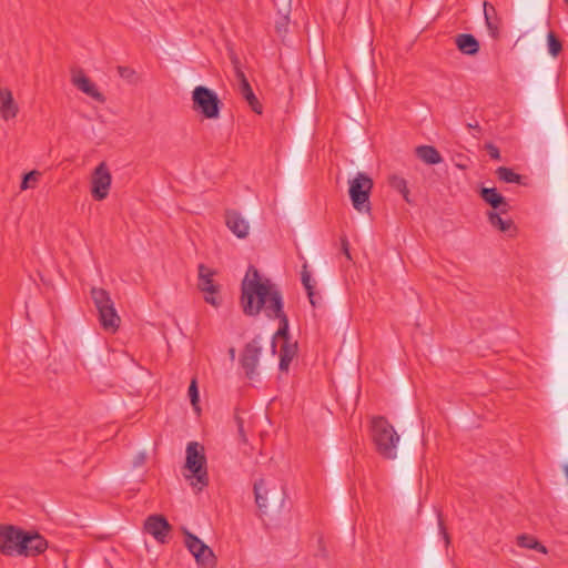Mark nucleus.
Here are the masks:
<instances>
[{"label": "nucleus", "mask_w": 568, "mask_h": 568, "mask_svg": "<svg viewBox=\"0 0 568 568\" xmlns=\"http://www.w3.org/2000/svg\"><path fill=\"white\" fill-rule=\"evenodd\" d=\"M253 293L254 297H251V306L248 300L241 304L243 313L246 316H257L261 312H264L267 318L278 320L280 325L275 337H287L288 317L284 311L283 295L278 287L272 283Z\"/></svg>", "instance_id": "f257e3e1"}, {"label": "nucleus", "mask_w": 568, "mask_h": 568, "mask_svg": "<svg viewBox=\"0 0 568 568\" xmlns=\"http://www.w3.org/2000/svg\"><path fill=\"white\" fill-rule=\"evenodd\" d=\"M254 495L260 517L263 520L273 521L280 517L286 498L282 484L266 481L261 478L254 484Z\"/></svg>", "instance_id": "f03ea898"}, {"label": "nucleus", "mask_w": 568, "mask_h": 568, "mask_svg": "<svg viewBox=\"0 0 568 568\" xmlns=\"http://www.w3.org/2000/svg\"><path fill=\"white\" fill-rule=\"evenodd\" d=\"M371 436L376 452L385 459H395L399 435L393 425L383 416L372 419Z\"/></svg>", "instance_id": "7ed1b4c3"}, {"label": "nucleus", "mask_w": 568, "mask_h": 568, "mask_svg": "<svg viewBox=\"0 0 568 568\" xmlns=\"http://www.w3.org/2000/svg\"><path fill=\"white\" fill-rule=\"evenodd\" d=\"M90 295L98 311L102 328L106 332L115 333L120 327L121 318L116 313L110 293L101 287H92Z\"/></svg>", "instance_id": "20e7f679"}, {"label": "nucleus", "mask_w": 568, "mask_h": 568, "mask_svg": "<svg viewBox=\"0 0 568 568\" xmlns=\"http://www.w3.org/2000/svg\"><path fill=\"white\" fill-rule=\"evenodd\" d=\"M185 468L191 473L186 478H195L196 483L201 484L200 490L209 485L204 447L196 442H191L186 446Z\"/></svg>", "instance_id": "39448f33"}, {"label": "nucleus", "mask_w": 568, "mask_h": 568, "mask_svg": "<svg viewBox=\"0 0 568 568\" xmlns=\"http://www.w3.org/2000/svg\"><path fill=\"white\" fill-rule=\"evenodd\" d=\"M193 109L205 119H217L223 103L210 88L197 85L192 92Z\"/></svg>", "instance_id": "423d86ee"}, {"label": "nucleus", "mask_w": 568, "mask_h": 568, "mask_svg": "<svg viewBox=\"0 0 568 568\" xmlns=\"http://www.w3.org/2000/svg\"><path fill=\"white\" fill-rule=\"evenodd\" d=\"M373 180L363 172H358L356 176L349 181V197L354 209L358 212H369V195L373 189Z\"/></svg>", "instance_id": "0eeeda50"}, {"label": "nucleus", "mask_w": 568, "mask_h": 568, "mask_svg": "<svg viewBox=\"0 0 568 568\" xmlns=\"http://www.w3.org/2000/svg\"><path fill=\"white\" fill-rule=\"evenodd\" d=\"M197 273V288L204 293V301L214 307H219L222 300L217 296L220 293V285L213 280L215 271L204 264H199Z\"/></svg>", "instance_id": "6e6552de"}, {"label": "nucleus", "mask_w": 568, "mask_h": 568, "mask_svg": "<svg viewBox=\"0 0 568 568\" xmlns=\"http://www.w3.org/2000/svg\"><path fill=\"white\" fill-rule=\"evenodd\" d=\"M23 529L13 525H0V552L4 556H20V540Z\"/></svg>", "instance_id": "1a4fd4ad"}, {"label": "nucleus", "mask_w": 568, "mask_h": 568, "mask_svg": "<svg viewBox=\"0 0 568 568\" xmlns=\"http://www.w3.org/2000/svg\"><path fill=\"white\" fill-rule=\"evenodd\" d=\"M112 176L105 162H101L92 173L91 195L95 201H102L109 195Z\"/></svg>", "instance_id": "9d476101"}, {"label": "nucleus", "mask_w": 568, "mask_h": 568, "mask_svg": "<svg viewBox=\"0 0 568 568\" xmlns=\"http://www.w3.org/2000/svg\"><path fill=\"white\" fill-rule=\"evenodd\" d=\"M261 353L262 346L260 345L257 337L246 343L241 353L240 364L248 379H253L256 375V367L258 365Z\"/></svg>", "instance_id": "9b49d317"}, {"label": "nucleus", "mask_w": 568, "mask_h": 568, "mask_svg": "<svg viewBox=\"0 0 568 568\" xmlns=\"http://www.w3.org/2000/svg\"><path fill=\"white\" fill-rule=\"evenodd\" d=\"M20 556L36 557L48 549L47 539L36 530H24L20 540Z\"/></svg>", "instance_id": "f8f14e48"}, {"label": "nucleus", "mask_w": 568, "mask_h": 568, "mask_svg": "<svg viewBox=\"0 0 568 568\" xmlns=\"http://www.w3.org/2000/svg\"><path fill=\"white\" fill-rule=\"evenodd\" d=\"M270 284H272L271 280L265 278L263 281L258 270L255 266L250 265L246 275L241 283L240 304L244 303L246 300L251 303V297H254L253 292H258L262 287H266Z\"/></svg>", "instance_id": "ddd939ff"}, {"label": "nucleus", "mask_w": 568, "mask_h": 568, "mask_svg": "<svg viewBox=\"0 0 568 568\" xmlns=\"http://www.w3.org/2000/svg\"><path fill=\"white\" fill-rule=\"evenodd\" d=\"M555 398L558 404L568 400V355L564 353L556 358Z\"/></svg>", "instance_id": "4468645a"}, {"label": "nucleus", "mask_w": 568, "mask_h": 568, "mask_svg": "<svg viewBox=\"0 0 568 568\" xmlns=\"http://www.w3.org/2000/svg\"><path fill=\"white\" fill-rule=\"evenodd\" d=\"M144 530L159 542H166L172 526L163 515H151L144 521Z\"/></svg>", "instance_id": "2eb2a0df"}, {"label": "nucleus", "mask_w": 568, "mask_h": 568, "mask_svg": "<svg viewBox=\"0 0 568 568\" xmlns=\"http://www.w3.org/2000/svg\"><path fill=\"white\" fill-rule=\"evenodd\" d=\"M72 83L83 93L91 97L95 101L100 103L105 102V97L98 90L95 84L80 70L78 73L73 74Z\"/></svg>", "instance_id": "dca6fc26"}, {"label": "nucleus", "mask_w": 568, "mask_h": 568, "mask_svg": "<svg viewBox=\"0 0 568 568\" xmlns=\"http://www.w3.org/2000/svg\"><path fill=\"white\" fill-rule=\"evenodd\" d=\"M479 195L494 210H498L503 214L508 213L510 205L496 187H481Z\"/></svg>", "instance_id": "f3484780"}, {"label": "nucleus", "mask_w": 568, "mask_h": 568, "mask_svg": "<svg viewBox=\"0 0 568 568\" xmlns=\"http://www.w3.org/2000/svg\"><path fill=\"white\" fill-rule=\"evenodd\" d=\"M19 112L12 92L8 88H0V115L4 121L14 119Z\"/></svg>", "instance_id": "a211bd4d"}, {"label": "nucleus", "mask_w": 568, "mask_h": 568, "mask_svg": "<svg viewBox=\"0 0 568 568\" xmlns=\"http://www.w3.org/2000/svg\"><path fill=\"white\" fill-rule=\"evenodd\" d=\"M226 226L240 239H244L248 234L247 221L236 211L227 210L225 212Z\"/></svg>", "instance_id": "6ab92c4d"}, {"label": "nucleus", "mask_w": 568, "mask_h": 568, "mask_svg": "<svg viewBox=\"0 0 568 568\" xmlns=\"http://www.w3.org/2000/svg\"><path fill=\"white\" fill-rule=\"evenodd\" d=\"M457 49L466 55H476L479 52L480 44L471 33H460L455 38Z\"/></svg>", "instance_id": "aec40b11"}, {"label": "nucleus", "mask_w": 568, "mask_h": 568, "mask_svg": "<svg viewBox=\"0 0 568 568\" xmlns=\"http://www.w3.org/2000/svg\"><path fill=\"white\" fill-rule=\"evenodd\" d=\"M483 6H484L485 23L488 29V32L491 38L498 39L499 38L500 20L497 16V11H496L495 7L488 1H484Z\"/></svg>", "instance_id": "412c9836"}, {"label": "nucleus", "mask_w": 568, "mask_h": 568, "mask_svg": "<svg viewBox=\"0 0 568 568\" xmlns=\"http://www.w3.org/2000/svg\"><path fill=\"white\" fill-rule=\"evenodd\" d=\"M283 339V344L280 349V369L282 372L287 371L291 362L296 355L297 345L296 343H290V334L287 337H281Z\"/></svg>", "instance_id": "4be33fe9"}, {"label": "nucleus", "mask_w": 568, "mask_h": 568, "mask_svg": "<svg viewBox=\"0 0 568 568\" xmlns=\"http://www.w3.org/2000/svg\"><path fill=\"white\" fill-rule=\"evenodd\" d=\"M397 476L403 489L410 491L414 477V466L410 459L404 460L397 465Z\"/></svg>", "instance_id": "5701e85b"}, {"label": "nucleus", "mask_w": 568, "mask_h": 568, "mask_svg": "<svg viewBox=\"0 0 568 568\" xmlns=\"http://www.w3.org/2000/svg\"><path fill=\"white\" fill-rule=\"evenodd\" d=\"M416 156L428 165H435L443 161V156L433 145H419L415 149Z\"/></svg>", "instance_id": "b1692460"}, {"label": "nucleus", "mask_w": 568, "mask_h": 568, "mask_svg": "<svg viewBox=\"0 0 568 568\" xmlns=\"http://www.w3.org/2000/svg\"><path fill=\"white\" fill-rule=\"evenodd\" d=\"M239 91H240L241 95L243 97V99L248 103L252 111L257 114H261L263 111V105L261 104V102L258 101L256 95L254 94L250 82L243 80L242 84H240V87H239Z\"/></svg>", "instance_id": "393cba45"}, {"label": "nucleus", "mask_w": 568, "mask_h": 568, "mask_svg": "<svg viewBox=\"0 0 568 568\" xmlns=\"http://www.w3.org/2000/svg\"><path fill=\"white\" fill-rule=\"evenodd\" d=\"M500 214H501L500 212L498 213L495 211H489L487 213L488 221H489L490 225L494 226L495 229H498L500 232H504V233L513 232V233H510V235L516 233V227L514 225V221L511 219L504 220L500 216Z\"/></svg>", "instance_id": "a878e982"}, {"label": "nucleus", "mask_w": 568, "mask_h": 568, "mask_svg": "<svg viewBox=\"0 0 568 568\" xmlns=\"http://www.w3.org/2000/svg\"><path fill=\"white\" fill-rule=\"evenodd\" d=\"M184 544L187 548V550L193 555L196 556L197 554H201V551H204L209 546L202 541L197 536L190 532L189 530L184 529Z\"/></svg>", "instance_id": "bb28decb"}, {"label": "nucleus", "mask_w": 568, "mask_h": 568, "mask_svg": "<svg viewBox=\"0 0 568 568\" xmlns=\"http://www.w3.org/2000/svg\"><path fill=\"white\" fill-rule=\"evenodd\" d=\"M517 545L523 548L535 549L541 554H547V548L531 535H519L517 537Z\"/></svg>", "instance_id": "cd10ccee"}, {"label": "nucleus", "mask_w": 568, "mask_h": 568, "mask_svg": "<svg viewBox=\"0 0 568 568\" xmlns=\"http://www.w3.org/2000/svg\"><path fill=\"white\" fill-rule=\"evenodd\" d=\"M195 561L200 568H215L216 567V556L213 550L209 547L201 554L194 556Z\"/></svg>", "instance_id": "c85d7f7f"}, {"label": "nucleus", "mask_w": 568, "mask_h": 568, "mask_svg": "<svg viewBox=\"0 0 568 568\" xmlns=\"http://www.w3.org/2000/svg\"><path fill=\"white\" fill-rule=\"evenodd\" d=\"M388 183L394 190L398 191L403 195L404 200L407 203H410V200L408 197L409 190L407 187V182L404 178L398 175H392L388 179Z\"/></svg>", "instance_id": "c756f323"}, {"label": "nucleus", "mask_w": 568, "mask_h": 568, "mask_svg": "<svg viewBox=\"0 0 568 568\" xmlns=\"http://www.w3.org/2000/svg\"><path fill=\"white\" fill-rule=\"evenodd\" d=\"M496 175L505 183H521V175L506 166H499L496 170Z\"/></svg>", "instance_id": "7c9ffc66"}, {"label": "nucleus", "mask_w": 568, "mask_h": 568, "mask_svg": "<svg viewBox=\"0 0 568 568\" xmlns=\"http://www.w3.org/2000/svg\"><path fill=\"white\" fill-rule=\"evenodd\" d=\"M301 276H302V283L307 292L310 303L312 304V306H316L314 285L312 284L311 274L307 271L306 263L303 265Z\"/></svg>", "instance_id": "2f4dec72"}, {"label": "nucleus", "mask_w": 568, "mask_h": 568, "mask_svg": "<svg viewBox=\"0 0 568 568\" xmlns=\"http://www.w3.org/2000/svg\"><path fill=\"white\" fill-rule=\"evenodd\" d=\"M116 71L119 77L130 84H138L141 80L136 71L131 67L118 65Z\"/></svg>", "instance_id": "473e14b6"}, {"label": "nucleus", "mask_w": 568, "mask_h": 568, "mask_svg": "<svg viewBox=\"0 0 568 568\" xmlns=\"http://www.w3.org/2000/svg\"><path fill=\"white\" fill-rule=\"evenodd\" d=\"M548 52L551 57L557 58L562 51V43L555 32L550 31L547 34Z\"/></svg>", "instance_id": "72a5a7b5"}, {"label": "nucleus", "mask_w": 568, "mask_h": 568, "mask_svg": "<svg viewBox=\"0 0 568 568\" xmlns=\"http://www.w3.org/2000/svg\"><path fill=\"white\" fill-rule=\"evenodd\" d=\"M39 176H40V172H38L36 170L24 173L22 176L21 184H20V190L24 191L30 187H34L36 182L38 181Z\"/></svg>", "instance_id": "f704fd0d"}, {"label": "nucleus", "mask_w": 568, "mask_h": 568, "mask_svg": "<svg viewBox=\"0 0 568 568\" xmlns=\"http://www.w3.org/2000/svg\"><path fill=\"white\" fill-rule=\"evenodd\" d=\"M187 393H189V397H190L192 406L194 407L195 410L200 412V407H199L200 395H199L197 381L195 377H193L191 379Z\"/></svg>", "instance_id": "c9c22d12"}, {"label": "nucleus", "mask_w": 568, "mask_h": 568, "mask_svg": "<svg viewBox=\"0 0 568 568\" xmlns=\"http://www.w3.org/2000/svg\"><path fill=\"white\" fill-rule=\"evenodd\" d=\"M290 10L286 13L281 14L278 19L275 21V31L280 37H284L287 33L288 24H290Z\"/></svg>", "instance_id": "e433bc0d"}, {"label": "nucleus", "mask_w": 568, "mask_h": 568, "mask_svg": "<svg viewBox=\"0 0 568 568\" xmlns=\"http://www.w3.org/2000/svg\"><path fill=\"white\" fill-rule=\"evenodd\" d=\"M310 134H311V129H310V123L308 122L300 125L298 134H297V141L300 142L302 149L306 144Z\"/></svg>", "instance_id": "4c0bfd02"}, {"label": "nucleus", "mask_w": 568, "mask_h": 568, "mask_svg": "<svg viewBox=\"0 0 568 568\" xmlns=\"http://www.w3.org/2000/svg\"><path fill=\"white\" fill-rule=\"evenodd\" d=\"M425 568H443L440 557L434 551L428 552L425 559Z\"/></svg>", "instance_id": "58836bf2"}, {"label": "nucleus", "mask_w": 568, "mask_h": 568, "mask_svg": "<svg viewBox=\"0 0 568 568\" xmlns=\"http://www.w3.org/2000/svg\"><path fill=\"white\" fill-rule=\"evenodd\" d=\"M564 155L558 151L552 163L554 175L557 180L560 178L561 169L564 166Z\"/></svg>", "instance_id": "ea45409f"}, {"label": "nucleus", "mask_w": 568, "mask_h": 568, "mask_svg": "<svg viewBox=\"0 0 568 568\" xmlns=\"http://www.w3.org/2000/svg\"><path fill=\"white\" fill-rule=\"evenodd\" d=\"M486 151L493 160L499 161L501 159L499 149L493 143H486Z\"/></svg>", "instance_id": "a19ab883"}, {"label": "nucleus", "mask_w": 568, "mask_h": 568, "mask_svg": "<svg viewBox=\"0 0 568 568\" xmlns=\"http://www.w3.org/2000/svg\"><path fill=\"white\" fill-rule=\"evenodd\" d=\"M341 250H342V253L346 256V258L352 261V255H351V251H349V242L345 235L341 236Z\"/></svg>", "instance_id": "79ce46f5"}, {"label": "nucleus", "mask_w": 568, "mask_h": 568, "mask_svg": "<svg viewBox=\"0 0 568 568\" xmlns=\"http://www.w3.org/2000/svg\"><path fill=\"white\" fill-rule=\"evenodd\" d=\"M233 63H234V70H235V77L239 81V85L242 84V81H248L247 78L245 77L244 72L241 70V68L239 67V60L237 58H234L233 59Z\"/></svg>", "instance_id": "37998d69"}, {"label": "nucleus", "mask_w": 568, "mask_h": 568, "mask_svg": "<svg viewBox=\"0 0 568 568\" xmlns=\"http://www.w3.org/2000/svg\"><path fill=\"white\" fill-rule=\"evenodd\" d=\"M438 526H439V530H440V532L443 535V538L445 540V545L447 547L450 544V537H449V535H448V532L446 530L444 521L440 518V514L438 515Z\"/></svg>", "instance_id": "c03bdc74"}, {"label": "nucleus", "mask_w": 568, "mask_h": 568, "mask_svg": "<svg viewBox=\"0 0 568 568\" xmlns=\"http://www.w3.org/2000/svg\"><path fill=\"white\" fill-rule=\"evenodd\" d=\"M146 462V454L144 452H140L134 458H133V466L134 467H141Z\"/></svg>", "instance_id": "a18cd8bd"}, {"label": "nucleus", "mask_w": 568, "mask_h": 568, "mask_svg": "<svg viewBox=\"0 0 568 568\" xmlns=\"http://www.w3.org/2000/svg\"><path fill=\"white\" fill-rule=\"evenodd\" d=\"M237 433H239L240 440L243 444H246L247 443V437H246V434H245V430H244V425H240V427L237 428Z\"/></svg>", "instance_id": "49530a36"}, {"label": "nucleus", "mask_w": 568, "mask_h": 568, "mask_svg": "<svg viewBox=\"0 0 568 568\" xmlns=\"http://www.w3.org/2000/svg\"><path fill=\"white\" fill-rule=\"evenodd\" d=\"M234 422L236 424V427L239 428L240 425H244L243 418L240 416L239 410L236 409L234 413Z\"/></svg>", "instance_id": "de8ad7c7"}, {"label": "nucleus", "mask_w": 568, "mask_h": 568, "mask_svg": "<svg viewBox=\"0 0 568 568\" xmlns=\"http://www.w3.org/2000/svg\"><path fill=\"white\" fill-rule=\"evenodd\" d=\"M278 337H275V335L273 336L272 338V343H271V347H272V352L275 353L276 352V339Z\"/></svg>", "instance_id": "09e8293b"}, {"label": "nucleus", "mask_w": 568, "mask_h": 568, "mask_svg": "<svg viewBox=\"0 0 568 568\" xmlns=\"http://www.w3.org/2000/svg\"><path fill=\"white\" fill-rule=\"evenodd\" d=\"M468 128L476 129V130H478V131H480V130H481L478 123H476V124H474V125H473V124H468Z\"/></svg>", "instance_id": "8fccbe9b"}, {"label": "nucleus", "mask_w": 568, "mask_h": 568, "mask_svg": "<svg viewBox=\"0 0 568 568\" xmlns=\"http://www.w3.org/2000/svg\"><path fill=\"white\" fill-rule=\"evenodd\" d=\"M229 353H230V357H231L232 359H234V356H235V349L232 347V348H230Z\"/></svg>", "instance_id": "3c124183"}, {"label": "nucleus", "mask_w": 568, "mask_h": 568, "mask_svg": "<svg viewBox=\"0 0 568 568\" xmlns=\"http://www.w3.org/2000/svg\"><path fill=\"white\" fill-rule=\"evenodd\" d=\"M565 3L568 6V0H565Z\"/></svg>", "instance_id": "603ef678"}, {"label": "nucleus", "mask_w": 568, "mask_h": 568, "mask_svg": "<svg viewBox=\"0 0 568 568\" xmlns=\"http://www.w3.org/2000/svg\"><path fill=\"white\" fill-rule=\"evenodd\" d=\"M566 458L568 459V450H567V456H566Z\"/></svg>", "instance_id": "864d4df0"}]
</instances>
